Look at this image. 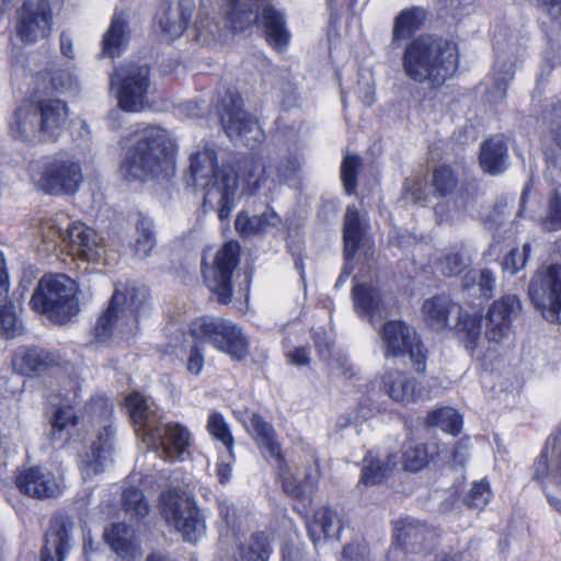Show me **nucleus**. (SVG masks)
Segmentation results:
<instances>
[{
  "label": "nucleus",
  "mask_w": 561,
  "mask_h": 561,
  "mask_svg": "<svg viewBox=\"0 0 561 561\" xmlns=\"http://www.w3.org/2000/svg\"><path fill=\"white\" fill-rule=\"evenodd\" d=\"M262 24L270 45L277 50L287 47L291 35L282 11L272 5H266L262 10Z\"/></svg>",
  "instance_id": "obj_33"
},
{
  "label": "nucleus",
  "mask_w": 561,
  "mask_h": 561,
  "mask_svg": "<svg viewBox=\"0 0 561 561\" xmlns=\"http://www.w3.org/2000/svg\"><path fill=\"white\" fill-rule=\"evenodd\" d=\"M467 279L476 280L478 279V286L482 295H488L493 289L494 285V276L489 270H481L479 272H470L467 276Z\"/></svg>",
  "instance_id": "obj_61"
},
{
  "label": "nucleus",
  "mask_w": 561,
  "mask_h": 561,
  "mask_svg": "<svg viewBox=\"0 0 561 561\" xmlns=\"http://www.w3.org/2000/svg\"><path fill=\"white\" fill-rule=\"evenodd\" d=\"M204 344L192 340V345L186 351L184 362L185 370L188 375L199 376L205 365V353L202 348Z\"/></svg>",
  "instance_id": "obj_56"
},
{
  "label": "nucleus",
  "mask_w": 561,
  "mask_h": 561,
  "mask_svg": "<svg viewBox=\"0 0 561 561\" xmlns=\"http://www.w3.org/2000/svg\"><path fill=\"white\" fill-rule=\"evenodd\" d=\"M363 234L360 217L354 207H347L344 218V252L348 261L354 256Z\"/></svg>",
  "instance_id": "obj_40"
},
{
  "label": "nucleus",
  "mask_w": 561,
  "mask_h": 561,
  "mask_svg": "<svg viewBox=\"0 0 561 561\" xmlns=\"http://www.w3.org/2000/svg\"><path fill=\"white\" fill-rule=\"evenodd\" d=\"M528 295L546 320L561 322V265L537 271L530 280Z\"/></svg>",
  "instance_id": "obj_16"
},
{
  "label": "nucleus",
  "mask_w": 561,
  "mask_h": 561,
  "mask_svg": "<svg viewBox=\"0 0 561 561\" xmlns=\"http://www.w3.org/2000/svg\"><path fill=\"white\" fill-rule=\"evenodd\" d=\"M424 190L425 184L419 180H409L405 183V192L411 196V201L416 204H423L426 201Z\"/></svg>",
  "instance_id": "obj_62"
},
{
  "label": "nucleus",
  "mask_w": 561,
  "mask_h": 561,
  "mask_svg": "<svg viewBox=\"0 0 561 561\" xmlns=\"http://www.w3.org/2000/svg\"><path fill=\"white\" fill-rule=\"evenodd\" d=\"M367 553V547L364 543H351L347 545L343 552V559L347 561H362Z\"/></svg>",
  "instance_id": "obj_64"
},
{
  "label": "nucleus",
  "mask_w": 561,
  "mask_h": 561,
  "mask_svg": "<svg viewBox=\"0 0 561 561\" xmlns=\"http://www.w3.org/2000/svg\"><path fill=\"white\" fill-rule=\"evenodd\" d=\"M533 478L541 484L549 503L561 512V499H557L550 491L551 485L561 489V471L550 463L546 449L540 453L534 462Z\"/></svg>",
  "instance_id": "obj_32"
},
{
  "label": "nucleus",
  "mask_w": 561,
  "mask_h": 561,
  "mask_svg": "<svg viewBox=\"0 0 561 561\" xmlns=\"http://www.w3.org/2000/svg\"><path fill=\"white\" fill-rule=\"evenodd\" d=\"M161 514L188 542H196L205 534V525L194 502L172 490L161 496Z\"/></svg>",
  "instance_id": "obj_13"
},
{
  "label": "nucleus",
  "mask_w": 561,
  "mask_h": 561,
  "mask_svg": "<svg viewBox=\"0 0 561 561\" xmlns=\"http://www.w3.org/2000/svg\"><path fill=\"white\" fill-rule=\"evenodd\" d=\"M71 523L65 518L56 517L45 535V542L41 553L42 561H65L69 552Z\"/></svg>",
  "instance_id": "obj_25"
},
{
  "label": "nucleus",
  "mask_w": 561,
  "mask_h": 561,
  "mask_svg": "<svg viewBox=\"0 0 561 561\" xmlns=\"http://www.w3.org/2000/svg\"><path fill=\"white\" fill-rule=\"evenodd\" d=\"M271 553V547L265 535L256 534L252 537L248 549H242L241 557L247 561H265Z\"/></svg>",
  "instance_id": "obj_54"
},
{
  "label": "nucleus",
  "mask_w": 561,
  "mask_h": 561,
  "mask_svg": "<svg viewBox=\"0 0 561 561\" xmlns=\"http://www.w3.org/2000/svg\"><path fill=\"white\" fill-rule=\"evenodd\" d=\"M188 334L197 343L209 345L214 350L243 359L249 353V339L233 321L213 316L194 319L188 327Z\"/></svg>",
  "instance_id": "obj_8"
},
{
  "label": "nucleus",
  "mask_w": 561,
  "mask_h": 561,
  "mask_svg": "<svg viewBox=\"0 0 561 561\" xmlns=\"http://www.w3.org/2000/svg\"><path fill=\"white\" fill-rule=\"evenodd\" d=\"M241 172L244 188L250 193H255L261 187L265 186L268 172L261 159L251 158L244 160L241 165Z\"/></svg>",
  "instance_id": "obj_42"
},
{
  "label": "nucleus",
  "mask_w": 561,
  "mask_h": 561,
  "mask_svg": "<svg viewBox=\"0 0 561 561\" xmlns=\"http://www.w3.org/2000/svg\"><path fill=\"white\" fill-rule=\"evenodd\" d=\"M101 415L94 419L98 426L95 437L89 446H81L78 454V466L83 480L92 479L102 473L111 462L115 430L111 420L113 409L107 403L100 401Z\"/></svg>",
  "instance_id": "obj_11"
},
{
  "label": "nucleus",
  "mask_w": 561,
  "mask_h": 561,
  "mask_svg": "<svg viewBox=\"0 0 561 561\" xmlns=\"http://www.w3.org/2000/svg\"><path fill=\"white\" fill-rule=\"evenodd\" d=\"M110 89L115 93L119 108L140 113L149 107L150 69L147 65L127 64L110 78Z\"/></svg>",
  "instance_id": "obj_12"
},
{
  "label": "nucleus",
  "mask_w": 561,
  "mask_h": 561,
  "mask_svg": "<svg viewBox=\"0 0 561 561\" xmlns=\"http://www.w3.org/2000/svg\"><path fill=\"white\" fill-rule=\"evenodd\" d=\"M234 460V455L231 458L228 457V449L219 454L218 461L216 463V476L220 483H227L232 477L231 463Z\"/></svg>",
  "instance_id": "obj_60"
},
{
  "label": "nucleus",
  "mask_w": 561,
  "mask_h": 561,
  "mask_svg": "<svg viewBox=\"0 0 561 561\" xmlns=\"http://www.w3.org/2000/svg\"><path fill=\"white\" fill-rule=\"evenodd\" d=\"M506 156L507 146L502 139H489L481 146V168L490 174L502 173L506 169Z\"/></svg>",
  "instance_id": "obj_37"
},
{
  "label": "nucleus",
  "mask_w": 561,
  "mask_h": 561,
  "mask_svg": "<svg viewBox=\"0 0 561 561\" xmlns=\"http://www.w3.org/2000/svg\"><path fill=\"white\" fill-rule=\"evenodd\" d=\"M194 8V0H179L176 4H163L157 15L156 25L163 38L174 41L187 28Z\"/></svg>",
  "instance_id": "obj_22"
},
{
  "label": "nucleus",
  "mask_w": 561,
  "mask_h": 561,
  "mask_svg": "<svg viewBox=\"0 0 561 561\" xmlns=\"http://www.w3.org/2000/svg\"><path fill=\"white\" fill-rule=\"evenodd\" d=\"M385 357H399L409 354L413 367L421 373L425 369L426 353L413 328L393 320L383 324L380 331Z\"/></svg>",
  "instance_id": "obj_14"
},
{
  "label": "nucleus",
  "mask_w": 561,
  "mask_h": 561,
  "mask_svg": "<svg viewBox=\"0 0 561 561\" xmlns=\"http://www.w3.org/2000/svg\"><path fill=\"white\" fill-rule=\"evenodd\" d=\"M43 140H55L64 130L69 108L66 102L57 99L44 100L36 104Z\"/></svg>",
  "instance_id": "obj_24"
},
{
  "label": "nucleus",
  "mask_w": 561,
  "mask_h": 561,
  "mask_svg": "<svg viewBox=\"0 0 561 561\" xmlns=\"http://www.w3.org/2000/svg\"><path fill=\"white\" fill-rule=\"evenodd\" d=\"M80 382L77 379H70L68 385L61 389V403L56 409L51 420L54 435L69 432L78 424L73 404L80 396Z\"/></svg>",
  "instance_id": "obj_29"
},
{
  "label": "nucleus",
  "mask_w": 561,
  "mask_h": 561,
  "mask_svg": "<svg viewBox=\"0 0 561 561\" xmlns=\"http://www.w3.org/2000/svg\"><path fill=\"white\" fill-rule=\"evenodd\" d=\"M26 234L32 247L43 254L60 251L91 263L105 261L106 249L102 237L84 224L71 221L64 213L33 219Z\"/></svg>",
  "instance_id": "obj_1"
},
{
  "label": "nucleus",
  "mask_w": 561,
  "mask_h": 561,
  "mask_svg": "<svg viewBox=\"0 0 561 561\" xmlns=\"http://www.w3.org/2000/svg\"><path fill=\"white\" fill-rule=\"evenodd\" d=\"M360 165V159L355 154H347L341 165V179L344 191L347 195H352L356 188V175Z\"/></svg>",
  "instance_id": "obj_53"
},
{
  "label": "nucleus",
  "mask_w": 561,
  "mask_h": 561,
  "mask_svg": "<svg viewBox=\"0 0 561 561\" xmlns=\"http://www.w3.org/2000/svg\"><path fill=\"white\" fill-rule=\"evenodd\" d=\"M455 43L425 35L412 41L405 48L402 65L405 75L415 82H430L437 87L458 68Z\"/></svg>",
  "instance_id": "obj_4"
},
{
  "label": "nucleus",
  "mask_w": 561,
  "mask_h": 561,
  "mask_svg": "<svg viewBox=\"0 0 561 561\" xmlns=\"http://www.w3.org/2000/svg\"><path fill=\"white\" fill-rule=\"evenodd\" d=\"M454 207L449 208V203H440L437 204L434 208L436 216L439 218L440 221H449L454 220L462 213V209L457 204V202H454Z\"/></svg>",
  "instance_id": "obj_63"
},
{
  "label": "nucleus",
  "mask_w": 561,
  "mask_h": 561,
  "mask_svg": "<svg viewBox=\"0 0 561 561\" xmlns=\"http://www.w3.org/2000/svg\"><path fill=\"white\" fill-rule=\"evenodd\" d=\"M539 225L547 231L561 229V197L558 193L554 192L550 196L546 214L540 218Z\"/></svg>",
  "instance_id": "obj_51"
},
{
  "label": "nucleus",
  "mask_w": 561,
  "mask_h": 561,
  "mask_svg": "<svg viewBox=\"0 0 561 561\" xmlns=\"http://www.w3.org/2000/svg\"><path fill=\"white\" fill-rule=\"evenodd\" d=\"M8 127L10 136L14 139L27 142L43 140L38 111L34 103L19 106L10 117Z\"/></svg>",
  "instance_id": "obj_26"
},
{
  "label": "nucleus",
  "mask_w": 561,
  "mask_h": 561,
  "mask_svg": "<svg viewBox=\"0 0 561 561\" xmlns=\"http://www.w3.org/2000/svg\"><path fill=\"white\" fill-rule=\"evenodd\" d=\"M240 245L226 242L217 252L214 264L203 268L204 280L219 302L229 304L232 297V272L239 264Z\"/></svg>",
  "instance_id": "obj_17"
},
{
  "label": "nucleus",
  "mask_w": 561,
  "mask_h": 561,
  "mask_svg": "<svg viewBox=\"0 0 561 561\" xmlns=\"http://www.w3.org/2000/svg\"><path fill=\"white\" fill-rule=\"evenodd\" d=\"M125 403L135 426L136 435L140 439L145 432L151 431L160 421L157 407L150 398H146L140 392L130 393Z\"/></svg>",
  "instance_id": "obj_30"
},
{
  "label": "nucleus",
  "mask_w": 561,
  "mask_h": 561,
  "mask_svg": "<svg viewBox=\"0 0 561 561\" xmlns=\"http://www.w3.org/2000/svg\"><path fill=\"white\" fill-rule=\"evenodd\" d=\"M469 264V257L463 253V248H453L445 253L438 262V268L445 275L459 274Z\"/></svg>",
  "instance_id": "obj_49"
},
{
  "label": "nucleus",
  "mask_w": 561,
  "mask_h": 561,
  "mask_svg": "<svg viewBox=\"0 0 561 561\" xmlns=\"http://www.w3.org/2000/svg\"><path fill=\"white\" fill-rule=\"evenodd\" d=\"M426 12L419 7L403 10L394 20L393 38L405 39L425 22Z\"/></svg>",
  "instance_id": "obj_39"
},
{
  "label": "nucleus",
  "mask_w": 561,
  "mask_h": 561,
  "mask_svg": "<svg viewBox=\"0 0 561 561\" xmlns=\"http://www.w3.org/2000/svg\"><path fill=\"white\" fill-rule=\"evenodd\" d=\"M0 302V332L4 337L13 339L22 333V324L13 305L8 302L7 299Z\"/></svg>",
  "instance_id": "obj_48"
},
{
  "label": "nucleus",
  "mask_w": 561,
  "mask_h": 561,
  "mask_svg": "<svg viewBox=\"0 0 561 561\" xmlns=\"http://www.w3.org/2000/svg\"><path fill=\"white\" fill-rule=\"evenodd\" d=\"M426 424L457 435L462 426V416L453 408H442L427 414Z\"/></svg>",
  "instance_id": "obj_43"
},
{
  "label": "nucleus",
  "mask_w": 561,
  "mask_h": 561,
  "mask_svg": "<svg viewBox=\"0 0 561 561\" xmlns=\"http://www.w3.org/2000/svg\"><path fill=\"white\" fill-rule=\"evenodd\" d=\"M140 440L160 457L174 461L182 460L188 453L192 435L179 423L161 424L159 421L151 431L142 434Z\"/></svg>",
  "instance_id": "obj_18"
},
{
  "label": "nucleus",
  "mask_w": 561,
  "mask_h": 561,
  "mask_svg": "<svg viewBox=\"0 0 561 561\" xmlns=\"http://www.w3.org/2000/svg\"><path fill=\"white\" fill-rule=\"evenodd\" d=\"M491 499L490 485L485 481L473 483L465 501L469 507L483 508Z\"/></svg>",
  "instance_id": "obj_57"
},
{
  "label": "nucleus",
  "mask_w": 561,
  "mask_h": 561,
  "mask_svg": "<svg viewBox=\"0 0 561 561\" xmlns=\"http://www.w3.org/2000/svg\"><path fill=\"white\" fill-rule=\"evenodd\" d=\"M53 26L49 0H27L18 13L16 34L23 43L46 38Z\"/></svg>",
  "instance_id": "obj_19"
},
{
  "label": "nucleus",
  "mask_w": 561,
  "mask_h": 561,
  "mask_svg": "<svg viewBox=\"0 0 561 561\" xmlns=\"http://www.w3.org/2000/svg\"><path fill=\"white\" fill-rule=\"evenodd\" d=\"M128 41L127 19L123 12L115 13L103 36V54L111 58L118 57L126 49Z\"/></svg>",
  "instance_id": "obj_35"
},
{
  "label": "nucleus",
  "mask_w": 561,
  "mask_h": 561,
  "mask_svg": "<svg viewBox=\"0 0 561 561\" xmlns=\"http://www.w3.org/2000/svg\"><path fill=\"white\" fill-rule=\"evenodd\" d=\"M458 314L456 329L465 347L470 354L481 359L489 348L484 347L481 337V318L461 312V308L446 295H438L424 300L421 314L423 321L434 330L440 331L449 327V317Z\"/></svg>",
  "instance_id": "obj_6"
},
{
  "label": "nucleus",
  "mask_w": 561,
  "mask_h": 561,
  "mask_svg": "<svg viewBox=\"0 0 561 561\" xmlns=\"http://www.w3.org/2000/svg\"><path fill=\"white\" fill-rule=\"evenodd\" d=\"M50 85L55 92H70L77 88V80L68 70H60L51 75Z\"/></svg>",
  "instance_id": "obj_59"
},
{
  "label": "nucleus",
  "mask_w": 561,
  "mask_h": 561,
  "mask_svg": "<svg viewBox=\"0 0 561 561\" xmlns=\"http://www.w3.org/2000/svg\"><path fill=\"white\" fill-rule=\"evenodd\" d=\"M206 428L213 438L219 440L224 445L225 449H228V457L231 458L233 437L231 435L229 424L226 422L224 415L219 412L209 413Z\"/></svg>",
  "instance_id": "obj_46"
},
{
  "label": "nucleus",
  "mask_w": 561,
  "mask_h": 561,
  "mask_svg": "<svg viewBox=\"0 0 561 561\" xmlns=\"http://www.w3.org/2000/svg\"><path fill=\"white\" fill-rule=\"evenodd\" d=\"M31 179L47 194L73 195L83 183V173L75 156L60 152L33 164Z\"/></svg>",
  "instance_id": "obj_9"
},
{
  "label": "nucleus",
  "mask_w": 561,
  "mask_h": 561,
  "mask_svg": "<svg viewBox=\"0 0 561 561\" xmlns=\"http://www.w3.org/2000/svg\"><path fill=\"white\" fill-rule=\"evenodd\" d=\"M188 174V184L204 191V208L215 210L220 221L228 220L238 197L236 172L218 167L215 150L205 145L191 153Z\"/></svg>",
  "instance_id": "obj_3"
},
{
  "label": "nucleus",
  "mask_w": 561,
  "mask_h": 561,
  "mask_svg": "<svg viewBox=\"0 0 561 561\" xmlns=\"http://www.w3.org/2000/svg\"><path fill=\"white\" fill-rule=\"evenodd\" d=\"M432 184L436 193L444 196L456 187L457 180L450 168L440 165L433 172Z\"/></svg>",
  "instance_id": "obj_55"
},
{
  "label": "nucleus",
  "mask_w": 561,
  "mask_h": 561,
  "mask_svg": "<svg viewBox=\"0 0 561 561\" xmlns=\"http://www.w3.org/2000/svg\"><path fill=\"white\" fill-rule=\"evenodd\" d=\"M307 527L309 537L314 543H318L322 538L336 536L341 529L337 515L325 507L314 513Z\"/></svg>",
  "instance_id": "obj_36"
},
{
  "label": "nucleus",
  "mask_w": 561,
  "mask_h": 561,
  "mask_svg": "<svg viewBox=\"0 0 561 561\" xmlns=\"http://www.w3.org/2000/svg\"><path fill=\"white\" fill-rule=\"evenodd\" d=\"M18 490L34 499H49L61 494L62 479L43 467H28L18 471L15 476Z\"/></svg>",
  "instance_id": "obj_20"
},
{
  "label": "nucleus",
  "mask_w": 561,
  "mask_h": 561,
  "mask_svg": "<svg viewBox=\"0 0 561 561\" xmlns=\"http://www.w3.org/2000/svg\"><path fill=\"white\" fill-rule=\"evenodd\" d=\"M520 304L515 295H506L495 300L486 314V331L484 339L489 343L499 344L507 339L512 331L513 316Z\"/></svg>",
  "instance_id": "obj_21"
},
{
  "label": "nucleus",
  "mask_w": 561,
  "mask_h": 561,
  "mask_svg": "<svg viewBox=\"0 0 561 561\" xmlns=\"http://www.w3.org/2000/svg\"><path fill=\"white\" fill-rule=\"evenodd\" d=\"M381 387L389 398L402 404H409L423 399L420 385L405 373L391 369L381 376Z\"/></svg>",
  "instance_id": "obj_23"
},
{
  "label": "nucleus",
  "mask_w": 561,
  "mask_h": 561,
  "mask_svg": "<svg viewBox=\"0 0 561 561\" xmlns=\"http://www.w3.org/2000/svg\"><path fill=\"white\" fill-rule=\"evenodd\" d=\"M154 245L153 224L151 219L141 217L136 225L135 254L141 259L147 257Z\"/></svg>",
  "instance_id": "obj_44"
},
{
  "label": "nucleus",
  "mask_w": 561,
  "mask_h": 561,
  "mask_svg": "<svg viewBox=\"0 0 561 561\" xmlns=\"http://www.w3.org/2000/svg\"><path fill=\"white\" fill-rule=\"evenodd\" d=\"M147 310V291L129 284H119L106 311L99 318L95 335L100 342L111 339L128 341L139 330V318Z\"/></svg>",
  "instance_id": "obj_5"
},
{
  "label": "nucleus",
  "mask_w": 561,
  "mask_h": 561,
  "mask_svg": "<svg viewBox=\"0 0 561 561\" xmlns=\"http://www.w3.org/2000/svg\"><path fill=\"white\" fill-rule=\"evenodd\" d=\"M495 64L486 79V96L492 103L502 101L515 70L527 56L525 41L517 34H499L494 39Z\"/></svg>",
  "instance_id": "obj_10"
},
{
  "label": "nucleus",
  "mask_w": 561,
  "mask_h": 561,
  "mask_svg": "<svg viewBox=\"0 0 561 561\" xmlns=\"http://www.w3.org/2000/svg\"><path fill=\"white\" fill-rule=\"evenodd\" d=\"M530 254V245L525 243L523 250L513 249L504 257L503 270L512 275L516 274L526 264V261Z\"/></svg>",
  "instance_id": "obj_58"
},
{
  "label": "nucleus",
  "mask_w": 561,
  "mask_h": 561,
  "mask_svg": "<svg viewBox=\"0 0 561 561\" xmlns=\"http://www.w3.org/2000/svg\"><path fill=\"white\" fill-rule=\"evenodd\" d=\"M46 364V355L38 348H19L12 359L13 369L20 375L37 373Z\"/></svg>",
  "instance_id": "obj_41"
},
{
  "label": "nucleus",
  "mask_w": 561,
  "mask_h": 561,
  "mask_svg": "<svg viewBox=\"0 0 561 561\" xmlns=\"http://www.w3.org/2000/svg\"><path fill=\"white\" fill-rule=\"evenodd\" d=\"M396 456L389 455L382 462L373 453L364 458L360 482L366 485L380 483L396 467Z\"/></svg>",
  "instance_id": "obj_38"
},
{
  "label": "nucleus",
  "mask_w": 561,
  "mask_h": 561,
  "mask_svg": "<svg viewBox=\"0 0 561 561\" xmlns=\"http://www.w3.org/2000/svg\"><path fill=\"white\" fill-rule=\"evenodd\" d=\"M121 173L128 181L169 178L175 171L178 145L172 134L159 125H140L126 139Z\"/></svg>",
  "instance_id": "obj_2"
},
{
  "label": "nucleus",
  "mask_w": 561,
  "mask_h": 561,
  "mask_svg": "<svg viewBox=\"0 0 561 561\" xmlns=\"http://www.w3.org/2000/svg\"><path fill=\"white\" fill-rule=\"evenodd\" d=\"M243 424L248 433L259 445L261 451L282 466L283 454L273 426L256 413H251L243 419Z\"/></svg>",
  "instance_id": "obj_27"
},
{
  "label": "nucleus",
  "mask_w": 561,
  "mask_h": 561,
  "mask_svg": "<svg viewBox=\"0 0 561 561\" xmlns=\"http://www.w3.org/2000/svg\"><path fill=\"white\" fill-rule=\"evenodd\" d=\"M130 537L131 531L125 524L112 525L104 531L106 542L121 557H126L131 552Z\"/></svg>",
  "instance_id": "obj_45"
},
{
  "label": "nucleus",
  "mask_w": 561,
  "mask_h": 561,
  "mask_svg": "<svg viewBox=\"0 0 561 561\" xmlns=\"http://www.w3.org/2000/svg\"><path fill=\"white\" fill-rule=\"evenodd\" d=\"M316 346L318 348L319 356L324 360L328 362L333 369H340L341 374L344 375L346 378L352 377L354 375L353 367L346 356L339 357L336 359H331V346H332V337L325 336L324 340H321L319 334L316 335Z\"/></svg>",
  "instance_id": "obj_47"
},
{
  "label": "nucleus",
  "mask_w": 561,
  "mask_h": 561,
  "mask_svg": "<svg viewBox=\"0 0 561 561\" xmlns=\"http://www.w3.org/2000/svg\"><path fill=\"white\" fill-rule=\"evenodd\" d=\"M428 461L427 450L422 444H409L404 447L402 462L407 471L417 472Z\"/></svg>",
  "instance_id": "obj_50"
},
{
  "label": "nucleus",
  "mask_w": 561,
  "mask_h": 561,
  "mask_svg": "<svg viewBox=\"0 0 561 561\" xmlns=\"http://www.w3.org/2000/svg\"><path fill=\"white\" fill-rule=\"evenodd\" d=\"M77 283L65 274L46 275L34 290L31 308L56 323L69 321L79 311Z\"/></svg>",
  "instance_id": "obj_7"
},
{
  "label": "nucleus",
  "mask_w": 561,
  "mask_h": 561,
  "mask_svg": "<svg viewBox=\"0 0 561 561\" xmlns=\"http://www.w3.org/2000/svg\"><path fill=\"white\" fill-rule=\"evenodd\" d=\"M126 512L135 517H144L149 512V505L137 488H127L123 493Z\"/></svg>",
  "instance_id": "obj_52"
},
{
  "label": "nucleus",
  "mask_w": 561,
  "mask_h": 561,
  "mask_svg": "<svg viewBox=\"0 0 561 561\" xmlns=\"http://www.w3.org/2000/svg\"><path fill=\"white\" fill-rule=\"evenodd\" d=\"M352 290L354 310L360 317L368 318L370 322L386 316L385 304L379 289L370 283L355 279Z\"/></svg>",
  "instance_id": "obj_28"
},
{
  "label": "nucleus",
  "mask_w": 561,
  "mask_h": 561,
  "mask_svg": "<svg viewBox=\"0 0 561 561\" xmlns=\"http://www.w3.org/2000/svg\"><path fill=\"white\" fill-rule=\"evenodd\" d=\"M219 114L222 126L231 139H240L248 147H254L263 140L264 135L257 122L242 110V99L238 91H226Z\"/></svg>",
  "instance_id": "obj_15"
},
{
  "label": "nucleus",
  "mask_w": 561,
  "mask_h": 561,
  "mask_svg": "<svg viewBox=\"0 0 561 561\" xmlns=\"http://www.w3.org/2000/svg\"><path fill=\"white\" fill-rule=\"evenodd\" d=\"M433 537L434 534L425 525L413 518H404L394 524V539L405 549L419 551L424 541Z\"/></svg>",
  "instance_id": "obj_34"
},
{
  "label": "nucleus",
  "mask_w": 561,
  "mask_h": 561,
  "mask_svg": "<svg viewBox=\"0 0 561 561\" xmlns=\"http://www.w3.org/2000/svg\"><path fill=\"white\" fill-rule=\"evenodd\" d=\"M282 218L272 209L257 216H250L248 211L242 210L238 214L234 222L237 232L242 237H252L259 233H266L280 226Z\"/></svg>",
  "instance_id": "obj_31"
}]
</instances>
